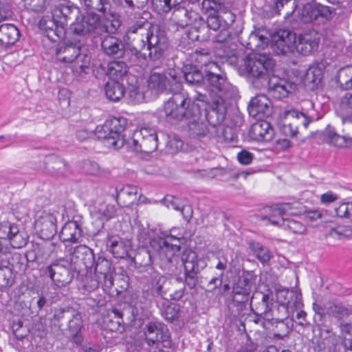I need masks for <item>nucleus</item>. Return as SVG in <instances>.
Returning a JSON list of instances; mask_svg holds the SVG:
<instances>
[{"label": "nucleus", "instance_id": "nucleus-53", "mask_svg": "<svg viewBox=\"0 0 352 352\" xmlns=\"http://www.w3.org/2000/svg\"><path fill=\"white\" fill-rule=\"evenodd\" d=\"M152 5L159 14H168L177 7L171 0H151Z\"/></svg>", "mask_w": 352, "mask_h": 352}, {"label": "nucleus", "instance_id": "nucleus-17", "mask_svg": "<svg viewBox=\"0 0 352 352\" xmlns=\"http://www.w3.org/2000/svg\"><path fill=\"white\" fill-rule=\"evenodd\" d=\"M71 265L74 270L80 271L84 267L86 269L92 268L95 263V255L93 250L85 245H77L70 255Z\"/></svg>", "mask_w": 352, "mask_h": 352}, {"label": "nucleus", "instance_id": "nucleus-35", "mask_svg": "<svg viewBox=\"0 0 352 352\" xmlns=\"http://www.w3.org/2000/svg\"><path fill=\"white\" fill-rule=\"evenodd\" d=\"M129 68L123 60H112L108 63L107 74L111 81L122 80L128 73Z\"/></svg>", "mask_w": 352, "mask_h": 352}, {"label": "nucleus", "instance_id": "nucleus-22", "mask_svg": "<svg viewBox=\"0 0 352 352\" xmlns=\"http://www.w3.org/2000/svg\"><path fill=\"white\" fill-rule=\"evenodd\" d=\"M94 275L103 280V289H110L113 284V273L114 268L111 262L103 256H98L94 265Z\"/></svg>", "mask_w": 352, "mask_h": 352}, {"label": "nucleus", "instance_id": "nucleus-48", "mask_svg": "<svg viewBox=\"0 0 352 352\" xmlns=\"http://www.w3.org/2000/svg\"><path fill=\"white\" fill-rule=\"evenodd\" d=\"M195 61L204 69V73L208 70L209 65L217 64L211 60L210 53L207 49H200L195 51Z\"/></svg>", "mask_w": 352, "mask_h": 352}, {"label": "nucleus", "instance_id": "nucleus-40", "mask_svg": "<svg viewBox=\"0 0 352 352\" xmlns=\"http://www.w3.org/2000/svg\"><path fill=\"white\" fill-rule=\"evenodd\" d=\"M104 91L107 98L113 102L122 99L125 94L124 85L118 81H109L106 83Z\"/></svg>", "mask_w": 352, "mask_h": 352}, {"label": "nucleus", "instance_id": "nucleus-9", "mask_svg": "<svg viewBox=\"0 0 352 352\" xmlns=\"http://www.w3.org/2000/svg\"><path fill=\"white\" fill-rule=\"evenodd\" d=\"M70 266L67 261L59 260L43 267V270L57 287H61L69 284L74 278V272L69 268Z\"/></svg>", "mask_w": 352, "mask_h": 352}, {"label": "nucleus", "instance_id": "nucleus-60", "mask_svg": "<svg viewBox=\"0 0 352 352\" xmlns=\"http://www.w3.org/2000/svg\"><path fill=\"white\" fill-rule=\"evenodd\" d=\"M184 201V199H182L173 195H166L161 201L166 207L172 208L173 209L179 211Z\"/></svg>", "mask_w": 352, "mask_h": 352}, {"label": "nucleus", "instance_id": "nucleus-6", "mask_svg": "<svg viewBox=\"0 0 352 352\" xmlns=\"http://www.w3.org/2000/svg\"><path fill=\"white\" fill-rule=\"evenodd\" d=\"M56 59L65 63H73V72L76 76H83L90 64V56L81 52L80 42L67 41L59 44L56 50Z\"/></svg>", "mask_w": 352, "mask_h": 352}, {"label": "nucleus", "instance_id": "nucleus-3", "mask_svg": "<svg viewBox=\"0 0 352 352\" xmlns=\"http://www.w3.org/2000/svg\"><path fill=\"white\" fill-rule=\"evenodd\" d=\"M205 73V80L210 87L211 107L207 111L208 123L216 126L225 120L227 107L226 100L235 94L234 87L227 80L218 64H210Z\"/></svg>", "mask_w": 352, "mask_h": 352}, {"label": "nucleus", "instance_id": "nucleus-26", "mask_svg": "<svg viewBox=\"0 0 352 352\" xmlns=\"http://www.w3.org/2000/svg\"><path fill=\"white\" fill-rule=\"evenodd\" d=\"M274 135L271 124L264 120L254 123L249 131L250 138L257 142H270Z\"/></svg>", "mask_w": 352, "mask_h": 352}, {"label": "nucleus", "instance_id": "nucleus-10", "mask_svg": "<svg viewBox=\"0 0 352 352\" xmlns=\"http://www.w3.org/2000/svg\"><path fill=\"white\" fill-rule=\"evenodd\" d=\"M157 244L160 248V254H162L165 249L170 252L169 255L166 256L164 258L162 259V265L168 273H175L177 265L179 263V258L175 256L174 253L180 250L179 239L172 236L165 239L160 238L158 240Z\"/></svg>", "mask_w": 352, "mask_h": 352}, {"label": "nucleus", "instance_id": "nucleus-42", "mask_svg": "<svg viewBox=\"0 0 352 352\" xmlns=\"http://www.w3.org/2000/svg\"><path fill=\"white\" fill-rule=\"evenodd\" d=\"M294 0H274L273 9L278 14H283L285 19H288L296 9Z\"/></svg>", "mask_w": 352, "mask_h": 352}, {"label": "nucleus", "instance_id": "nucleus-11", "mask_svg": "<svg viewBox=\"0 0 352 352\" xmlns=\"http://www.w3.org/2000/svg\"><path fill=\"white\" fill-rule=\"evenodd\" d=\"M254 282L253 276L248 272L237 278L232 287V298L235 305H243L249 300Z\"/></svg>", "mask_w": 352, "mask_h": 352}, {"label": "nucleus", "instance_id": "nucleus-15", "mask_svg": "<svg viewBox=\"0 0 352 352\" xmlns=\"http://www.w3.org/2000/svg\"><path fill=\"white\" fill-rule=\"evenodd\" d=\"M102 30L100 17L96 13H88L80 21L72 23V32L78 36H85L88 34H99Z\"/></svg>", "mask_w": 352, "mask_h": 352}, {"label": "nucleus", "instance_id": "nucleus-31", "mask_svg": "<svg viewBox=\"0 0 352 352\" xmlns=\"http://www.w3.org/2000/svg\"><path fill=\"white\" fill-rule=\"evenodd\" d=\"M107 246L113 256L117 258H124L131 249L130 241L124 240L119 236H111L109 239Z\"/></svg>", "mask_w": 352, "mask_h": 352}, {"label": "nucleus", "instance_id": "nucleus-56", "mask_svg": "<svg viewBox=\"0 0 352 352\" xmlns=\"http://www.w3.org/2000/svg\"><path fill=\"white\" fill-rule=\"evenodd\" d=\"M336 215L340 218H346L352 222V202L341 204L335 208Z\"/></svg>", "mask_w": 352, "mask_h": 352}, {"label": "nucleus", "instance_id": "nucleus-38", "mask_svg": "<svg viewBox=\"0 0 352 352\" xmlns=\"http://www.w3.org/2000/svg\"><path fill=\"white\" fill-rule=\"evenodd\" d=\"M219 30L220 32L215 36L213 41L219 44L220 46L215 47L214 52L217 56L223 58L232 55L230 50L225 45V43L230 36V32L229 31V28H221Z\"/></svg>", "mask_w": 352, "mask_h": 352}, {"label": "nucleus", "instance_id": "nucleus-1", "mask_svg": "<svg viewBox=\"0 0 352 352\" xmlns=\"http://www.w3.org/2000/svg\"><path fill=\"white\" fill-rule=\"evenodd\" d=\"M127 34L132 42L126 47L120 38L105 36L101 41L102 52L111 58H126L135 65L147 58L151 60H159L168 47L164 32L146 21L135 22L129 27Z\"/></svg>", "mask_w": 352, "mask_h": 352}, {"label": "nucleus", "instance_id": "nucleus-34", "mask_svg": "<svg viewBox=\"0 0 352 352\" xmlns=\"http://www.w3.org/2000/svg\"><path fill=\"white\" fill-rule=\"evenodd\" d=\"M67 164L56 155H50L45 161L46 171L53 176H65L67 172Z\"/></svg>", "mask_w": 352, "mask_h": 352}, {"label": "nucleus", "instance_id": "nucleus-52", "mask_svg": "<svg viewBox=\"0 0 352 352\" xmlns=\"http://www.w3.org/2000/svg\"><path fill=\"white\" fill-rule=\"evenodd\" d=\"M349 65L340 69L335 77L336 83L342 89H349Z\"/></svg>", "mask_w": 352, "mask_h": 352}, {"label": "nucleus", "instance_id": "nucleus-18", "mask_svg": "<svg viewBox=\"0 0 352 352\" xmlns=\"http://www.w3.org/2000/svg\"><path fill=\"white\" fill-rule=\"evenodd\" d=\"M39 28L52 41L56 42L65 36L66 27L56 21L53 15L52 17L43 16L39 22Z\"/></svg>", "mask_w": 352, "mask_h": 352}, {"label": "nucleus", "instance_id": "nucleus-4", "mask_svg": "<svg viewBox=\"0 0 352 352\" xmlns=\"http://www.w3.org/2000/svg\"><path fill=\"white\" fill-rule=\"evenodd\" d=\"M199 112V105L191 102L186 92L178 91L173 93L172 96L164 102L162 116L166 122L177 124L182 121H186L189 116L197 118Z\"/></svg>", "mask_w": 352, "mask_h": 352}, {"label": "nucleus", "instance_id": "nucleus-59", "mask_svg": "<svg viewBox=\"0 0 352 352\" xmlns=\"http://www.w3.org/2000/svg\"><path fill=\"white\" fill-rule=\"evenodd\" d=\"M326 141L338 147H344L346 144L345 136H341L335 132L329 131L326 135Z\"/></svg>", "mask_w": 352, "mask_h": 352}, {"label": "nucleus", "instance_id": "nucleus-41", "mask_svg": "<svg viewBox=\"0 0 352 352\" xmlns=\"http://www.w3.org/2000/svg\"><path fill=\"white\" fill-rule=\"evenodd\" d=\"M262 30L260 29L252 32L245 44L246 48L251 50H258L263 49L265 45L268 43V38L263 35Z\"/></svg>", "mask_w": 352, "mask_h": 352}, {"label": "nucleus", "instance_id": "nucleus-33", "mask_svg": "<svg viewBox=\"0 0 352 352\" xmlns=\"http://www.w3.org/2000/svg\"><path fill=\"white\" fill-rule=\"evenodd\" d=\"M201 111L197 118L189 116L185 122L187 124L188 135L192 138L201 139L206 137L208 133L206 124L201 119Z\"/></svg>", "mask_w": 352, "mask_h": 352}, {"label": "nucleus", "instance_id": "nucleus-47", "mask_svg": "<svg viewBox=\"0 0 352 352\" xmlns=\"http://www.w3.org/2000/svg\"><path fill=\"white\" fill-rule=\"evenodd\" d=\"M327 237L336 239L349 237L352 235V228L350 226L343 225L331 228L325 234Z\"/></svg>", "mask_w": 352, "mask_h": 352}, {"label": "nucleus", "instance_id": "nucleus-49", "mask_svg": "<svg viewBox=\"0 0 352 352\" xmlns=\"http://www.w3.org/2000/svg\"><path fill=\"white\" fill-rule=\"evenodd\" d=\"M285 116L291 118L294 121V124L302 126L307 128L311 122V119L304 113L296 109H291L285 111Z\"/></svg>", "mask_w": 352, "mask_h": 352}, {"label": "nucleus", "instance_id": "nucleus-44", "mask_svg": "<svg viewBox=\"0 0 352 352\" xmlns=\"http://www.w3.org/2000/svg\"><path fill=\"white\" fill-rule=\"evenodd\" d=\"M107 319L109 320L107 327L110 331H120L124 329L122 313L120 310L113 309L109 314Z\"/></svg>", "mask_w": 352, "mask_h": 352}, {"label": "nucleus", "instance_id": "nucleus-20", "mask_svg": "<svg viewBox=\"0 0 352 352\" xmlns=\"http://www.w3.org/2000/svg\"><path fill=\"white\" fill-rule=\"evenodd\" d=\"M174 86L177 88L180 85L177 83L175 79L170 80L163 73L152 72L148 80V88L156 94L172 92Z\"/></svg>", "mask_w": 352, "mask_h": 352}, {"label": "nucleus", "instance_id": "nucleus-29", "mask_svg": "<svg viewBox=\"0 0 352 352\" xmlns=\"http://www.w3.org/2000/svg\"><path fill=\"white\" fill-rule=\"evenodd\" d=\"M263 219H268L272 224L282 227L283 229L288 230L294 234H305L307 230L306 226L298 219L284 217L274 219V217L267 216L263 217Z\"/></svg>", "mask_w": 352, "mask_h": 352}, {"label": "nucleus", "instance_id": "nucleus-45", "mask_svg": "<svg viewBox=\"0 0 352 352\" xmlns=\"http://www.w3.org/2000/svg\"><path fill=\"white\" fill-rule=\"evenodd\" d=\"M133 262L136 267H149L152 271L151 274L154 272L151 267L152 263V257L149 250L145 248L140 249L138 251L133 258Z\"/></svg>", "mask_w": 352, "mask_h": 352}, {"label": "nucleus", "instance_id": "nucleus-19", "mask_svg": "<svg viewBox=\"0 0 352 352\" xmlns=\"http://www.w3.org/2000/svg\"><path fill=\"white\" fill-rule=\"evenodd\" d=\"M320 38L315 30H308L300 34L296 38L295 50L300 54L307 56L317 50Z\"/></svg>", "mask_w": 352, "mask_h": 352}, {"label": "nucleus", "instance_id": "nucleus-30", "mask_svg": "<svg viewBox=\"0 0 352 352\" xmlns=\"http://www.w3.org/2000/svg\"><path fill=\"white\" fill-rule=\"evenodd\" d=\"M63 242L79 243L82 238L81 225L77 221H69L65 223L59 234Z\"/></svg>", "mask_w": 352, "mask_h": 352}, {"label": "nucleus", "instance_id": "nucleus-7", "mask_svg": "<svg viewBox=\"0 0 352 352\" xmlns=\"http://www.w3.org/2000/svg\"><path fill=\"white\" fill-rule=\"evenodd\" d=\"M126 124L127 120L124 118H109L103 124L96 127L94 134L98 139H103L107 147L119 149L125 143L123 132Z\"/></svg>", "mask_w": 352, "mask_h": 352}, {"label": "nucleus", "instance_id": "nucleus-5", "mask_svg": "<svg viewBox=\"0 0 352 352\" xmlns=\"http://www.w3.org/2000/svg\"><path fill=\"white\" fill-rule=\"evenodd\" d=\"M274 60L265 54L253 53L244 59V71L251 85L257 89H265Z\"/></svg>", "mask_w": 352, "mask_h": 352}, {"label": "nucleus", "instance_id": "nucleus-28", "mask_svg": "<svg viewBox=\"0 0 352 352\" xmlns=\"http://www.w3.org/2000/svg\"><path fill=\"white\" fill-rule=\"evenodd\" d=\"M115 199L122 206H129L138 200L139 189L133 185H126L120 188H115Z\"/></svg>", "mask_w": 352, "mask_h": 352}, {"label": "nucleus", "instance_id": "nucleus-61", "mask_svg": "<svg viewBox=\"0 0 352 352\" xmlns=\"http://www.w3.org/2000/svg\"><path fill=\"white\" fill-rule=\"evenodd\" d=\"M81 316L78 313L73 315L72 318L69 320L68 328L70 333L80 332L82 328Z\"/></svg>", "mask_w": 352, "mask_h": 352}, {"label": "nucleus", "instance_id": "nucleus-54", "mask_svg": "<svg viewBox=\"0 0 352 352\" xmlns=\"http://www.w3.org/2000/svg\"><path fill=\"white\" fill-rule=\"evenodd\" d=\"M300 292L296 289H280L277 292V302L288 307V304L293 298H295Z\"/></svg>", "mask_w": 352, "mask_h": 352}, {"label": "nucleus", "instance_id": "nucleus-55", "mask_svg": "<svg viewBox=\"0 0 352 352\" xmlns=\"http://www.w3.org/2000/svg\"><path fill=\"white\" fill-rule=\"evenodd\" d=\"M322 72L317 67H310L306 74V80L314 84V86H318L322 81Z\"/></svg>", "mask_w": 352, "mask_h": 352}, {"label": "nucleus", "instance_id": "nucleus-13", "mask_svg": "<svg viewBox=\"0 0 352 352\" xmlns=\"http://www.w3.org/2000/svg\"><path fill=\"white\" fill-rule=\"evenodd\" d=\"M332 10L330 7L323 6L316 1H311L304 5L301 12V20L304 23H310L314 21L329 20L331 18Z\"/></svg>", "mask_w": 352, "mask_h": 352}, {"label": "nucleus", "instance_id": "nucleus-43", "mask_svg": "<svg viewBox=\"0 0 352 352\" xmlns=\"http://www.w3.org/2000/svg\"><path fill=\"white\" fill-rule=\"evenodd\" d=\"M249 245L250 248L256 255V258L263 264L268 263L272 257V254L270 250L261 243L252 241L250 243Z\"/></svg>", "mask_w": 352, "mask_h": 352}, {"label": "nucleus", "instance_id": "nucleus-32", "mask_svg": "<svg viewBox=\"0 0 352 352\" xmlns=\"http://www.w3.org/2000/svg\"><path fill=\"white\" fill-rule=\"evenodd\" d=\"M19 29L14 25L5 23L0 25V46L6 48L14 45L19 38Z\"/></svg>", "mask_w": 352, "mask_h": 352}, {"label": "nucleus", "instance_id": "nucleus-58", "mask_svg": "<svg viewBox=\"0 0 352 352\" xmlns=\"http://www.w3.org/2000/svg\"><path fill=\"white\" fill-rule=\"evenodd\" d=\"M119 12L126 14L132 13L135 9V5L133 0H112Z\"/></svg>", "mask_w": 352, "mask_h": 352}, {"label": "nucleus", "instance_id": "nucleus-37", "mask_svg": "<svg viewBox=\"0 0 352 352\" xmlns=\"http://www.w3.org/2000/svg\"><path fill=\"white\" fill-rule=\"evenodd\" d=\"M299 204L297 203H282L274 205L271 207L272 211L274 212L270 217H274V219H278L283 217L284 215H298L301 214L299 208Z\"/></svg>", "mask_w": 352, "mask_h": 352}, {"label": "nucleus", "instance_id": "nucleus-25", "mask_svg": "<svg viewBox=\"0 0 352 352\" xmlns=\"http://www.w3.org/2000/svg\"><path fill=\"white\" fill-rule=\"evenodd\" d=\"M235 15L230 11L209 13L206 21L207 27L214 31H217L221 28H229L234 22Z\"/></svg>", "mask_w": 352, "mask_h": 352}, {"label": "nucleus", "instance_id": "nucleus-12", "mask_svg": "<svg viewBox=\"0 0 352 352\" xmlns=\"http://www.w3.org/2000/svg\"><path fill=\"white\" fill-rule=\"evenodd\" d=\"M144 340L148 346L158 348L162 342L168 340L170 333L167 327L159 322H148L143 328Z\"/></svg>", "mask_w": 352, "mask_h": 352}, {"label": "nucleus", "instance_id": "nucleus-64", "mask_svg": "<svg viewBox=\"0 0 352 352\" xmlns=\"http://www.w3.org/2000/svg\"><path fill=\"white\" fill-rule=\"evenodd\" d=\"M100 285L103 287L102 279L98 278L94 275L87 278L84 287L88 292H93L97 289Z\"/></svg>", "mask_w": 352, "mask_h": 352}, {"label": "nucleus", "instance_id": "nucleus-62", "mask_svg": "<svg viewBox=\"0 0 352 352\" xmlns=\"http://www.w3.org/2000/svg\"><path fill=\"white\" fill-rule=\"evenodd\" d=\"M349 110L352 111V94L348 93L341 98L337 113L338 116H340V111L346 112V113H350Z\"/></svg>", "mask_w": 352, "mask_h": 352}, {"label": "nucleus", "instance_id": "nucleus-63", "mask_svg": "<svg viewBox=\"0 0 352 352\" xmlns=\"http://www.w3.org/2000/svg\"><path fill=\"white\" fill-rule=\"evenodd\" d=\"M28 242V236L23 232H21L18 233L14 237L11 238V241H10V245L15 249H20L24 247Z\"/></svg>", "mask_w": 352, "mask_h": 352}, {"label": "nucleus", "instance_id": "nucleus-46", "mask_svg": "<svg viewBox=\"0 0 352 352\" xmlns=\"http://www.w3.org/2000/svg\"><path fill=\"white\" fill-rule=\"evenodd\" d=\"M161 314L166 321L173 322L180 316V306L175 303L164 305L162 309Z\"/></svg>", "mask_w": 352, "mask_h": 352}, {"label": "nucleus", "instance_id": "nucleus-50", "mask_svg": "<svg viewBox=\"0 0 352 352\" xmlns=\"http://www.w3.org/2000/svg\"><path fill=\"white\" fill-rule=\"evenodd\" d=\"M14 283L12 269L6 266L0 267V290L10 287Z\"/></svg>", "mask_w": 352, "mask_h": 352}, {"label": "nucleus", "instance_id": "nucleus-36", "mask_svg": "<svg viewBox=\"0 0 352 352\" xmlns=\"http://www.w3.org/2000/svg\"><path fill=\"white\" fill-rule=\"evenodd\" d=\"M183 74L186 82L192 86H200L204 80L203 73L194 65H186L183 67Z\"/></svg>", "mask_w": 352, "mask_h": 352}, {"label": "nucleus", "instance_id": "nucleus-2", "mask_svg": "<svg viewBox=\"0 0 352 352\" xmlns=\"http://www.w3.org/2000/svg\"><path fill=\"white\" fill-rule=\"evenodd\" d=\"M182 262L184 268V282L181 278H167L157 272H153L148 279L147 290L152 296H160L164 299L180 300L184 294L185 285L189 289L195 288L198 274L207 265L206 260L199 258L191 250L184 251Z\"/></svg>", "mask_w": 352, "mask_h": 352}, {"label": "nucleus", "instance_id": "nucleus-27", "mask_svg": "<svg viewBox=\"0 0 352 352\" xmlns=\"http://www.w3.org/2000/svg\"><path fill=\"white\" fill-rule=\"evenodd\" d=\"M198 19H201L198 12L184 6H179L173 12V21L182 28L195 24Z\"/></svg>", "mask_w": 352, "mask_h": 352}, {"label": "nucleus", "instance_id": "nucleus-14", "mask_svg": "<svg viewBox=\"0 0 352 352\" xmlns=\"http://www.w3.org/2000/svg\"><path fill=\"white\" fill-rule=\"evenodd\" d=\"M268 94L277 100H281L294 92L296 85L285 78H280L277 76H272L267 79Z\"/></svg>", "mask_w": 352, "mask_h": 352}, {"label": "nucleus", "instance_id": "nucleus-24", "mask_svg": "<svg viewBox=\"0 0 352 352\" xmlns=\"http://www.w3.org/2000/svg\"><path fill=\"white\" fill-rule=\"evenodd\" d=\"M52 14L56 21L67 28L68 21L76 19L80 14V10L70 1H66L56 6Z\"/></svg>", "mask_w": 352, "mask_h": 352}, {"label": "nucleus", "instance_id": "nucleus-51", "mask_svg": "<svg viewBox=\"0 0 352 352\" xmlns=\"http://www.w3.org/2000/svg\"><path fill=\"white\" fill-rule=\"evenodd\" d=\"M19 232L20 230L16 224L6 223L0 227V239H8L10 242L11 238L14 237Z\"/></svg>", "mask_w": 352, "mask_h": 352}, {"label": "nucleus", "instance_id": "nucleus-23", "mask_svg": "<svg viewBox=\"0 0 352 352\" xmlns=\"http://www.w3.org/2000/svg\"><path fill=\"white\" fill-rule=\"evenodd\" d=\"M250 116L261 119L272 113L271 101L265 95H257L253 98L248 107Z\"/></svg>", "mask_w": 352, "mask_h": 352}, {"label": "nucleus", "instance_id": "nucleus-57", "mask_svg": "<svg viewBox=\"0 0 352 352\" xmlns=\"http://www.w3.org/2000/svg\"><path fill=\"white\" fill-rule=\"evenodd\" d=\"M222 5L217 0H203L201 2V9L207 13L221 12Z\"/></svg>", "mask_w": 352, "mask_h": 352}, {"label": "nucleus", "instance_id": "nucleus-21", "mask_svg": "<svg viewBox=\"0 0 352 352\" xmlns=\"http://www.w3.org/2000/svg\"><path fill=\"white\" fill-rule=\"evenodd\" d=\"M34 226L41 238L50 239L56 232V218L52 213L43 212L36 219Z\"/></svg>", "mask_w": 352, "mask_h": 352}, {"label": "nucleus", "instance_id": "nucleus-16", "mask_svg": "<svg viewBox=\"0 0 352 352\" xmlns=\"http://www.w3.org/2000/svg\"><path fill=\"white\" fill-rule=\"evenodd\" d=\"M296 34L289 30H278L272 36V46L277 54H285L294 52L296 47Z\"/></svg>", "mask_w": 352, "mask_h": 352}, {"label": "nucleus", "instance_id": "nucleus-39", "mask_svg": "<svg viewBox=\"0 0 352 352\" xmlns=\"http://www.w3.org/2000/svg\"><path fill=\"white\" fill-rule=\"evenodd\" d=\"M157 135L146 139H133V148L138 152L151 153L157 148Z\"/></svg>", "mask_w": 352, "mask_h": 352}, {"label": "nucleus", "instance_id": "nucleus-8", "mask_svg": "<svg viewBox=\"0 0 352 352\" xmlns=\"http://www.w3.org/2000/svg\"><path fill=\"white\" fill-rule=\"evenodd\" d=\"M326 309L328 315L336 319L342 336L351 341L352 349V309L342 304H330Z\"/></svg>", "mask_w": 352, "mask_h": 352}]
</instances>
